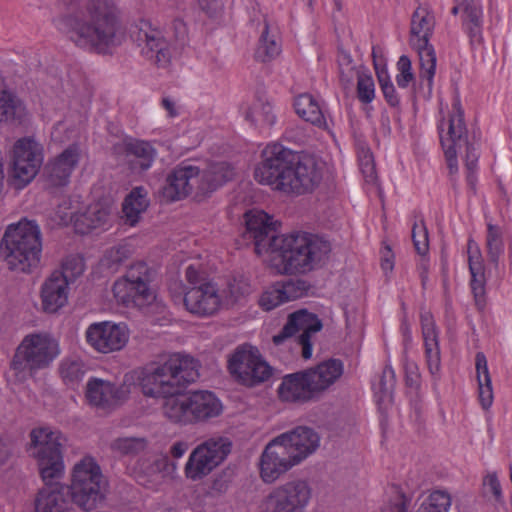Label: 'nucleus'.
<instances>
[{
    "mask_svg": "<svg viewBox=\"0 0 512 512\" xmlns=\"http://www.w3.org/2000/svg\"><path fill=\"white\" fill-rule=\"evenodd\" d=\"M66 10L55 20L57 30L76 47L106 54L116 44L119 28L114 0H63Z\"/></svg>",
    "mask_w": 512,
    "mask_h": 512,
    "instance_id": "obj_1",
    "label": "nucleus"
},
{
    "mask_svg": "<svg viewBox=\"0 0 512 512\" xmlns=\"http://www.w3.org/2000/svg\"><path fill=\"white\" fill-rule=\"evenodd\" d=\"M256 166L257 182L288 194L313 191L322 180V172L314 157L298 155L278 143L268 144Z\"/></svg>",
    "mask_w": 512,
    "mask_h": 512,
    "instance_id": "obj_2",
    "label": "nucleus"
},
{
    "mask_svg": "<svg viewBox=\"0 0 512 512\" xmlns=\"http://www.w3.org/2000/svg\"><path fill=\"white\" fill-rule=\"evenodd\" d=\"M269 263L280 274H304L321 267L329 258L331 243L309 232H293L276 240Z\"/></svg>",
    "mask_w": 512,
    "mask_h": 512,
    "instance_id": "obj_3",
    "label": "nucleus"
},
{
    "mask_svg": "<svg viewBox=\"0 0 512 512\" xmlns=\"http://www.w3.org/2000/svg\"><path fill=\"white\" fill-rule=\"evenodd\" d=\"M199 362L193 357L174 353L146 365L139 378L145 396L164 399L179 392L199 378Z\"/></svg>",
    "mask_w": 512,
    "mask_h": 512,
    "instance_id": "obj_4",
    "label": "nucleus"
},
{
    "mask_svg": "<svg viewBox=\"0 0 512 512\" xmlns=\"http://www.w3.org/2000/svg\"><path fill=\"white\" fill-rule=\"evenodd\" d=\"M0 250L8 268L30 273L40 262L42 234L34 220L21 219L9 224L0 242Z\"/></svg>",
    "mask_w": 512,
    "mask_h": 512,
    "instance_id": "obj_5",
    "label": "nucleus"
},
{
    "mask_svg": "<svg viewBox=\"0 0 512 512\" xmlns=\"http://www.w3.org/2000/svg\"><path fill=\"white\" fill-rule=\"evenodd\" d=\"M65 435L49 427L34 428L30 432V451L35 458L39 475L45 486H52L63 478L65 472Z\"/></svg>",
    "mask_w": 512,
    "mask_h": 512,
    "instance_id": "obj_6",
    "label": "nucleus"
},
{
    "mask_svg": "<svg viewBox=\"0 0 512 512\" xmlns=\"http://www.w3.org/2000/svg\"><path fill=\"white\" fill-rule=\"evenodd\" d=\"M60 354L58 341L46 333L24 337L11 362V369L20 379L48 368Z\"/></svg>",
    "mask_w": 512,
    "mask_h": 512,
    "instance_id": "obj_7",
    "label": "nucleus"
},
{
    "mask_svg": "<svg viewBox=\"0 0 512 512\" xmlns=\"http://www.w3.org/2000/svg\"><path fill=\"white\" fill-rule=\"evenodd\" d=\"M106 481L92 457H84L73 468L68 487L73 502L84 511H92L104 498Z\"/></svg>",
    "mask_w": 512,
    "mask_h": 512,
    "instance_id": "obj_8",
    "label": "nucleus"
},
{
    "mask_svg": "<svg viewBox=\"0 0 512 512\" xmlns=\"http://www.w3.org/2000/svg\"><path fill=\"white\" fill-rule=\"evenodd\" d=\"M185 278L189 285L183 298L186 310L199 317L216 314L223 305L217 285L193 265L186 268Z\"/></svg>",
    "mask_w": 512,
    "mask_h": 512,
    "instance_id": "obj_9",
    "label": "nucleus"
},
{
    "mask_svg": "<svg viewBox=\"0 0 512 512\" xmlns=\"http://www.w3.org/2000/svg\"><path fill=\"white\" fill-rule=\"evenodd\" d=\"M434 16L423 7H418L411 18L410 45L415 49L420 62V79L427 81L429 91L433 87V79L436 71V53L429 43L434 30Z\"/></svg>",
    "mask_w": 512,
    "mask_h": 512,
    "instance_id": "obj_10",
    "label": "nucleus"
},
{
    "mask_svg": "<svg viewBox=\"0 0 512 512\" xmlns=\"http://www.w3.org/2000/svg\"><path fill=\"white\" fill-rule=\"evenodd\" d=\"M312 487L305 479L288 480L271 488L262 498L260 512H306Z\"/></svg>",
    "mask_w": 512,
    "mask_h": 512,
    "instance_id": "obj_11",
    "label": "nucleus"
},
{
    "mask_svg": "<svg viewBox=\"0 0 512 512\" xmlns=\"http://www.w3.org/2000/svg\"><path fill=\"white\" fill-rule=\"evenodd\" d=\"M232 442L224 436H213L199 445L190 453L184 466L187 479L198 481L209 475L230 454Z\"/></svg>",
    "mask_w": 512,
    "mask_h": 512,
    "instance_id": "obj_12",
    "label": "nucleus"
},
{
    "mask_svg": "<svg viewBox=\"0 0 512 512\" xmlns=\"http://www.w3.org/2000/svg\"><path fill=\"white\" fill-rule=\"evenodd\" d=\"M151 272L144 262L132 264L126 274L118 279L113 285L114 297L122 304L142 305L154 298L149 286Z\"/></svg>",
    "mask_w": 512,
    "mask_h": 512,
    "instance_id": "obj_13",
    "label": "nucleus"
},
{
    "mask_svg": "<svg viewBox=\"0 0 512 512\" xmlns=\"http://www.w3.org/2000/svg\"><path fill=\"white\" fill-rule=\"evenodd\" d=\"M438 131L449 172L454 175L458 172L457 153L467 140L464 112L459 100L454 101L448 118L441 120Z\"/></svg>",
    "mask_w": 512,
    "mask_h": 512,
    "instance_id": "obj_14",
    "label": "nucleus"
},
{
    "mask_svg": "<svg viewBox=\"0 0 512 512\" xmlns=\"http://www.w3.org/2000/svg\"><path fill=\"white\" fill-rule=\"evenodd\" d=\"M228 369L235 379L247 386L265 382L272 376V367L253 347L237 348L229 358Z\"/></svg>",
    "mask_w": 512,
    "mask_h": 512,
    "instance_id": "obj_15",
    "label": "nucleus"
},
{
    "mask_svg": "<svg viewBox=\"0 0 512 512\" xmlns=\"http://www.w3.org/2000/svg\"><path fill=\"white\" fill-rule=\"evenodd\" d=\"M322 329V322L314 313L301 309L291 313L282 330L273 336L275 345H281L285 340L292 338L296 333L301 334L296 338V342L301 346L302 357L310 359L312 356L311 335Z\"/></svg>",
    "mask_w": 512,
    "mask_h": 512,
    "instance_id": "obj_16",
    "label": "nucleus"
},
{
    "mask_svg": "<svg viewBox=\"0 0 512 512\" xmlns=\"http://www.w3.org/2000/svg\"><path fill=\"white\" fill-rule=\"evenodd\" d=\"M246 234L253 239L254 249L258 255H267L270 260L276 250V240L282 239L283 235H277L276 222L262 210H253L245 214Z\"/></svg>",
    "mask_w": 512,
    "mask_h": 512,
    "instance_id": "obj_17",
    "label": "nucleus"
},
{
    "mask_svg": "<svg viewBox=\"0 0 512 512\" xmlns=\"http://www.w3.org/2000/svg\"><path fill=\"white\" fill-rule=\"evenodd\" d=\"M85 339L91 348L103 354L120 351L129 340L125 325L110 321L90 324L85 331Z\"/></svg>",
    "mask_w": 512,
    "mask_h": 512,
    "instance_id": "obj_18",
    "label": "nucleus"
},
{
    "mask_svg": "<svg viewBox=\"0 0 512 512\" xmlns=\"http://www.w3.org/2000/svg\"><path fill=\"white\" fill-rule=\"evenodd\" d=\"M137 29L136 40L141 46L143 56L158 67H167L171 62L172 50L163 32L145 20L139 22Z\"/></svg>",
    "mask_w": 512,
    "mask_h": 512,
    "instance_id": "obj_19",
    "label": "nucleus"
},
{
    "mask_svg": "<svg viewBox=\"0 0 512 512\" xmlns=\"http://www.w3.org/2000/svg\"><path fill=\"white\" fill-rule=\"evenodd\" d=\"M260 478L271 484L297 464L278 437L272 439L264 448L259 459Z\"/></svg>",
    "mask_w": 512,
    "mask_h": 512,
    "instance_id": "obj_20",
    "label": "nucleus"
},
{
    "mask_svg": "<svg viewBox=\"0 0 512 512\" xmlns=\"http://www.w3.org/2000/svg\"><path fill=\"white\" fill-rule=\"evenodd\" d=\"M43 161L41 148L30 138L19 139L13 149V175L28 184L38 173Z\"/></svg>",
    "mask_w": 512,
    "mask_h": 512,
    "instance_id": "obj_21",
    "label": "nucleus"
},
{
    "mask_svg": "<svg viewBox=\"0 0 512 512\" xmlns=\"http://www.w3.org/2000/svg\"><path fill=\"white\" fill-rule=\"evenodd\" d=\"M82 158L79 144L67 146L59 155L50 160L44 169L46 180L50 186H66L70 177Z\"/></svg>",
    "mask_w": 512,
    "mask_h": 512,
    "instance_id": "obj_22",
    "label": "nucleus"
},
{
    "mask_svg": "<svg viewBox=\"0 0 512 512\" xmlns=\"http://www.w3.org/2000/svg\"><path fill=\"white\" fill-rule=\"evenodd\" d=\"M200 182V169L190 164H180L167 176L163 187V197L168 201H177L187 197Z\"/></svg>",
    "mask_w": 512,
    "mask_h": 512,
    "instance_id": "obj_23",
    "label": "nucleus"
},
{
    "mask_svg": "<svg viewBox=\"0 0 512 512\" xmlns=\"http://www.w3.org/2000/svg\"><path fill=\"white\" fill-rule=\"evenodd\" d=\"M130 394L129 386L116 385L98 378L90 379L86 386L88 402L101 409H111L124 402Z\"/></svg>",
    "mask_w": 512,
    "mask_h": 512,
    "instance_id": "obj_24",
    "label": "nucleus"
},
{
    "mask_svg": "<svg viewBox=\"0 0 512 512\" xmlns=\"http://www.w3.org/2000/svg\"><path fill=\"white\" fill-rule=\"evenodd\" d=\"M277 437L285 445L286 450L297 465L314 453L320 443L317 432L306 426H298Z\"/></svg>",
    "mask_w": 512,
    "mask_h": 512,
    "instance_id": "obj_25",
    "label": "nucleus"
},
{
    "mask_svg": "<svg viewBox=\"0 0 512 512\" xmlns=\"http://www.w3.org/2000/svg\"><path fill=\"white\" fill-rule=\"evenodd\" d=\"M110 217L111 208L97 202L90 204L83 212H71L61 216V220L73 223L77 233L87 234L94 229L105 228Z\"/></svg>",
    "mask_w": 512,
    "mask_h": 512,
    "instance_id": "obj_26",
    "label": "nucleus"
},
{
    "mask_svg": "<svg viewBox=\"0 0 512 512\" xmlns=\"http://www.w3.org/2000/svg\"><path fill=\"white\" fill-rule=\"evenodd\" d=\"M68 486L55 483L44 486L35 498V512H75Z\"/></svg>",
    "mask_w": 512,
    "mask_h": 512,
    "instance_id": "obj_27",
    "label": "nucleus"
},
{
    "mask_svg": "<svg viewBox=\"0 0 512 512\" xmlns=\"http://www.w3.org/2000/svg\"><path fill=\"white\" fill-rule=\"evenodd\" d=\"M306 285L301 280L276 282L260 296L259 305L270 311L283 303L298 299L305 294Z\"/></svg>",
    "mask_w": 512,
    "mask_h": 512,
    "instance_id": "obj_28",
    "label": "nucleus"
},
{
    "mask_svg": "<svg viewBox=\"0 0 512 512\" xmlns=\"http://www.w3.org/2000/svg\"><path fill=\"white\" fill-rule=\"evenodd\" d=\"M67 280L60 274H52L43 282L40 289L41 308L45 313L58 312L68 302Z\"/></svg>",
    "mask_w": 512,
    "mask_h": 512,
    "instance_id": "obj_29",
    "label": "nucleus"
},
{
    "mask_svg": "<svg viewBox=\"0 0 512 512\" xmlns=\"http://www.w3.org/2000/svg\"><path fill=\"white\" fill-rule=\"evenodd\" d=\"M422 336L425 349V357L428 369L432 375L440 371L441 357L438 339V331L432 314L422 311L420 314Z\"/></svg>",
    "mask_w": 512,
    "mask_h": 512,
    "instance_id": "obj_30",
    "label": "nucleus"
},
{
    "mask_svg": "<svg viewBox=\"0 0 512 512\" xmlns=\"http://www.w3.org/2000/svg\"><path fill=\"white\" fill-rule=\"evenodd\" d=\"M344 366L339 359H329L305 370L315 396L327 390L343 374Z\"/></svg>",
    "mask_w": 512,
    "mask_h": 512,
    "instance_id": "obj_31",
    "label": "nucleus"
},
{
    "mask_svg": "<svg viewBox=\"0 0 512 512\" xmlns=\"http://www.w3.org/2000/svg\"><path fill=\"white\" fill-rule=\"evenodd\" d=\"M278 394L286 402H306L315 397L305 370L284 376Z\"/></svg>",
    "mask_w": 512,
    "mask_h": 512,
    "instance_id": "obj_32",
    "label": "nucleus"
},
{
    "mask_svg": "<svg viewBox=\"0 0 512 512\" xmlns=\"http://www.w3.org/2000/svg\"><path fill=\"white\" fill-rule=\"evenodd\" d=\"M163 415L171 423L179 425L194 424L190 393L170 394L162 405Z\"/></svg>",
    "mask_w": 512,
    "mask_h": 512,
    "instance_id": "obj_33",
    "label": "nucleus"
},
{
    "mask_svg": "<svg viewBox=\"0 0 512 512\" xmlns=\"http://www.w3.org/2000/svg\"><path fill=\"white\" fill-rule=\"evenodd\" d=\"M123 151L133 171H146L151 168L157 156L154 146L144 140L130 139L123 143Z\"/></svg>",
    "mask_w": 512,
    "mask_h": 512,
    "instance_id": "obj_34",
    "label": "nucleus"
},
{
    "mask_svg": "<svg viewBox=\"0 0 512 512\" xmlns=\"http://www.w3.org/2000/svg\"><path fill=\"white\" fill-rule=\"evenodd\" d=\"M234 175V168L229 163H212L207 169L200 171V182L197 186V193L205 195L213 192L227 181H230Z\"/></svg>",
    "mask_w": 512,
    "mask_h": 512,
    "instance_id": "obj_35",
    "label": "nucleus"
},
{
    "mask_svg": "<svg viewBox=\"0 0 512 512\" xmlns=\"http://www.w3.org/2000/svg\"><path fill=\"white\" fill-rule=\"evenodd\" d=\"M194 424L219 416L222 412L221 401L210 391L190 393Z\"/></svg>",
    "mask_w": 512,
    "mask_h": 512,
    "instance_id": "obj_36",
    "label": "nucleus"
},
{
    "mask_svg": "<svg viewBox=\"0 0 512 512\" xmlns=\"http://www.w3.org/2000/svg\"><path fill=\"white\" fill-rule=\"evenodd\" d=\"M294 108L299 117L318 128L328 129V119L320 103L308 93L300 94L294 100Z\"/></svg>",
    "mask_w": 512,
    "mask_h": 512,
    "instance_id": "obj_37",
    "label": "nucleus"
},
{
    "mask_svg": "<svg viewBox=\"0 0 512 512\" xmlns=\"http://www.w3.org/2000/svg\"><path fill=\"white\" fill-rule=\"evenodd\" d=\"M27 109L22 100L12 91L4 88L0 91V124L22 123Z\"/></svg>",
    "mask_w": 512,
    "mask_h": 512,
    "instance_id": "obj_38",
    "label": "nucleus"
},
{
    "mask_svg": "<svg viewBox=\"0 0 512 512\" xmlns=\"http://www.w3.org/2000/svg\"><path fill=\"white\" fill-rule=\"evenodd\" d=\"M149 206L147 191L143 187H135L126 196L123 202V214L125 223L135 226Z\"/></svg>",
    "mask_w": 512,
    "mask_h": 512,
    "instance_id": "obj_39",
    "label": "nucleus"
},
{
    "mask_svg": "<svg viewBox=\"0 0 512 512\" xmlns=\"http://www.w3.org/2000/svg\"><path fill=\"white\" fill-rule=\"evenodd\" d=\"M475 368L478 382L479 401L482 408L487 410L493 403V389L487 359L483 352L476 353Z\"/></svg>",
    "mask_w": 512,
    "mask_h": 512,
    "instance_id": "obj_40",
    "label": "nucleus"
},
{
    "mask_svg": "<svg viewBox=\"0 0 512 512\" xmlns=\"http://www.w3.org/2000/svg\"><path fill=\"white\" fill-rule=\"evenodd\" d=\"M245 119L260 130L270 128L276 122L272 103L258 98L246 111Z\"/></svg>",
    "mask_w": 512,
    "mask_h": 512,
    "instance_id": "obj_41",
    "label": "nucleus"
},
{
    "mask_svg": "<svg viewBox=\"0 0 512 512\" xmlns=\"http://www.w3.org/2000/svg\"><path fill=\"white\" fill-rule=\"evenodd\" d=\"M463 28L472 44L482 41L483 10L482 6L473 1L466 3L464 7Z\"/></svg>",
    "mask_w": 512,
    "mask_h": 512,
    "instance_id": "obj_42",
    "label": "nucleus"
},
{
    "mask_svg": "<svg viewBox=\"0 0 512 512\" xmlns=\"http://www.w3.org/2000/svg\"><path fill=\"white\" fill-rule=\"evenodd\" d=\"M147 447L145 438L120 437L114 439L110 444L112 452L118 456L134 457L143 452Z\"/></svg>",
    "mask_w": 512,
    "mask_h": 512,
    "instance_id": "obj_43",
    "label": "nucleus"
},
{
    "mask_svg": "<svg viewBox=\"0 0 512 512\" xmlns=\"http://www.w3.org/2000/svg\"><path fill=\"white\" fill-rule=\"evenodd\" d=\"M281 52V46L275 34H270L269 26L265 23L261 33L256 58L262 62H268L277 57Z\"/></svg>",
    "mask_w": 512,
    "mask_h": 512,
    "instance_id": "obj_44",
    "label": "nucleus"
},
{
    "mask_svg": "<svg viewBox=\"0 0 512 512\" xmlns=\"http://www.w3.org/2000/svg\"><path fill=\"white\" fill-rule=\"evenodd\" d=\"M486 246L489 260L497 265L500 256L504 253L503 233L501 227L491 223L487 225Z\"/></svg>",
    "mask_w": 512,
    "mask_h": 512,
    "instance_id": "obj_45",
    "label": "nucleus"
},
{
    "mask_svg": "<svg viewBox=\"0 0 512 512\" xmlns=\"http://www.w3.org/2000/svg\"><path fill=\"white\" fill-rule=\"evenodd\" d=\"M451 502L448 492L435 490L421 503L416 512H448Z\"/></svg>",
    "mask_w": 512,
    "mask_h": 512,
    "instance_id": "obj_46",
    "label": "nucleus"
},
{
    "mask_svg": "<svg viewBox=\"0 0 512 512\" xmlns=\"http://www.w3.org/2000/svg\"><path fill=\"white\" fill-rule=\"evenodd\" d=\"M84 269L83 259L78 255H70L63 260L61 270H55L52 274H60L69 285L84 272Z\"/></svg>",
    "mask_w": 512,
    "mask_h": 512,
    "instance_id": "obj_47",
    "label": "nucleus"
},
{
    "mask_svg": "<svg viewBox=\"0 0 512 512\" xmlns=\"http://www.w3.org/2000/svg\"><path fill=\"white\" fill-rule=\"evenodd\" d=\"M59 371L63 381L71 385L78 383L85 374L84 364L79 360H63Z\"/></svg>",
    "mask_w": 512,
    "mask_h": 512,
    "instance_id": "obj_48",
    "label": "nucleus"
},
{
    "mask_svg": "<svg viewBox=\"0 0 512 512\" xmlns=\"http://www.w3.org/2000/svg\"><path fill=\"white\" fill-rule=\"evenodd\" d=\"M249 293V286L242 280L233 279L229 281L227 287L220 291L223 296V304L231 305L236 303L241 297Z\"/></svg>",
    "mask_w": 512,
    "mask_h": 512,
    "instance_id": "obj_49",
    "label": "nucleus"
},
{
    "mask_svg": "<svg viewBox=\"0 0 512 512\" xmlns=\"http://www.w3.org/2000/svg\"><path fill=\"white\" fill-rule=\"evenodd\" d=\"M357 97L364 104L371 103L375 97V84L372 76L366 73H358Z\"/></svg>",
    "mask_w": 512,
    "mask_h": 512,
    "instance_id": "obj_50",
    "label": "nucleus"
},
{
    "mask_svg": "<svg viewBox=\"0 0 512 512\" xmlns=\"http://www.w3.org/2000/svg\"><path fill=\"white\" fill-rule=\"evenodd\" d=\"M412 240L415 250L420 255H425L429 249L428 230L424 220L415 222L412 227Z\"/></svg>",
    "mask_w": 512,
    "mask_h": 512,
    "instance_id": "obj_51",
    "label": "nucleus"
},
{
    "mask_svg": "<svg viewBox=\"0 0 512 512\" xmlns=\"http://www.w3.org/2000/svg\"><path fill=\"white\" fill-rule=\"evenodd\" d=\"M462 149L465 150V166L467 169V182L471 187H474L476 177H475V171L477 168V162H478V153L477 149L475 148L474 144L469 143L468 140H466V143L462 146Z\"/></svg>",
    "mask_w": 512,
    "mask_h": 512,
    "instance_id": "obj_52",
    "label": "nucleus"
},
{
    "mask_svg": "<svg viewBox=\"0 0 512 512\" xmlns=\"http://www.w3.org/2000/svg\"><path fill=\"white\" fill-rule=\"evenodd\" d=\"M398 74L396 76V83L400 88H407L408 85L414 80L412 72L411 60L408 56L402 55L397 62Z\"/></svg>",
    "mask_w": 512,
    "mask_h": 512,
    "instance_id": "obj_53",
    "label": "nucleus"
},
{
    "mask_svg": "<svg viewBox=\"0 0 512 512\" xmlns=\"http://www.w3.org/2000/svg\"><path fill=\"white\" fill-rule=\"evenodd\" d=\"M395 385V372L392 367L386 366L379 380L377 391L381 393L380 400L390 399L392 397Z\"/></svg>",
    "mask_w": 512,
    "mask_h": 512,
    "instance_id": "obj_54",
    "label": "nucleus"
},
{
    "mask_svg": "<svg viewBox=\"0 0 512 512\" xmlns=\"http://www.w3.org/2000/svg\"><path fill=\"white\" fill-rule=\"evenodd\" d=\"M485 269L471 271V289L474 295L476 304L481 307L484 305L485 295Z\"/></svg>",
    "mask_w": 512,
    "mask_h": 512,
    "instance_id": "obj_55",
    "label": "nucleus"
},
{
    "mask_svg": "<svg viewBox=\"0 0 512 512\" xmlns=\"http://www.w3.org/2000/svg\"><path fill=\"white\" fill-rule=\"evenodd\" d=\"M411 498L403 492L396 490L395 495L387 503H385L379 512H408Z\"/></svg>",
    "mask_w": 512,
    "mask_h": 512,
    "instance_id": "obj_56",
    "label": "nucleus"
},
{
    "mask_svg": "<svg viewBox=\"0 0 512 512\" xmlns=\"http://www.w3.org/2000/svg\"><path fill=\"white\" fill-rule=\"evenodd\" d=\"M378 79L386 102L393 108L399 107L400 97L388 76L378 75Z\"/></svg>",
    "mask_w": 512,
    "mask_h": 512,
    "instance_id": "obj_57",
    "label": "nucleus"
},
{
    "mask_svg": "<svg viewBox=\"0 0 512 512\" xmlns=\"http://www.w3.org/2000/svg\"><path fill=\"white\" fill-rule=\"evenodd\" d=\"M154 471L161 473L164 477H174L178 469L176 462L171 461L168 455L158 456L152 464Z\"/></svg>",
    "mask_w": 512,
    "mask_h": 512,
    "instance_id": "obj_58",
    "label": "nucleus"
},
{
    "mask_svg": "<svg viewBox=\"0 0 512 512\" xmlns=\"http://www.w3.org/2000/svg\"><path fill=\"white\" fill-rule=\"evenodd\" d=\"M468 265L469 271H477L484 269L483 260L480 249L473 239H469L467 243Z\"/></svg>",
    "mask_w": 512,
    "mask_h": 512,
    "instance_id": "obj_59",
    "label": "nucleus"
},
{
    "mask_svg": "<svg viewBox=\"0 0 512 512\" xmlns=\"http://www.w3.org/2000/svg\"><path fill=\"white\" fill-rule=\"evenodd\" d=\"M484 486L493 494L495 499H501V486L496 474H489L484 479Z\"/></svg>",
    "mask_w": 512,
    "mask_h": 512,
    "instance_id": "obj_60",
    "label": "nucleus"
},
{
    "mask_svg": "<svg viewBox=\"0 0 512 512\" xmlns=\"http://www.w3.org/2000/svg\"><path fill=\"white\" fill-rule=\"evenodd\" d=\"M171 30L177 41H185L188 35V29L186 23L182 19H174L171 24Z\"/></svg>",
    "mask_w": 512,
    "mask_h": 512,
    "instance_id": "obj_61",
    "label": "nucleus"
},
{
    "mask_svg": "<svg viewBox=\"0 0 512 512\" xmlns=\"http://www.w3.org/2000/svg\"><path fill=\"white\" fill-rule=\"evenodd\" d=\"M188 449H189L188 442L182 441V440L175 441L169 449V454L174 459H180L184 456V454L188 451Z\"/></svg>",
    "mask_w": 512,
    "mask_h": 512,
    "instance_id": "obj_62",
    "label": "nucleus"
},
{
    "mask_svg": "<svg viewBox=\"0 0 512 512\" xmlns=\"http://www.w3.org/2000/svg\"><path fill=\"white\" fill-rule=\"evenodd\" d=\"M360 166L362 172L368 176L372 177L374 174V165L372 160V155L369 152H366L360 160Z\"/></svg>",
    "mask_w": 512,
    "mask_h": 512,
    "instance_id": "obj_63",
    "label": "nucleus"
},
{
    "mask_svg": "<svg viewBox=\"0 0 512 512\" xmlns=\"http://www.w3.org/2000/svg\"><path fill=\"white\" fill-rule=\"evenodd\" d=\"M198 3L208 14H213L220 8L218 0H198Z\"/></svg>",
    "mask_w": 512,
    "mask_h": 512,
    "instance_id": "obj_64",
    "label": "nucleus"
}]
</instances>
